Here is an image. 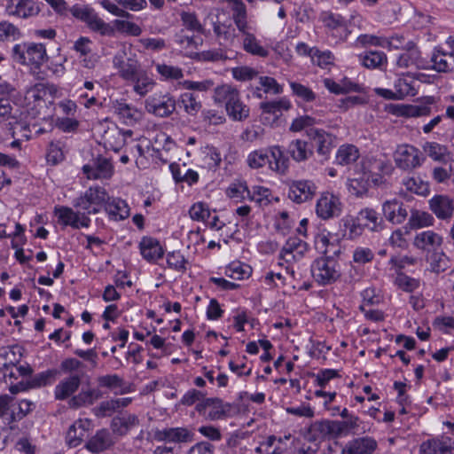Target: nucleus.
<instances>
[{
    "instance_id": "48",
    "label": "nucleus",
    "mask_w": 454,
    "mask_h": 454,
    "mask_svg": "<svg viewBox=\"0 0 454 454\" xmlns=\"http://www.w3.org/2000/svg\"><path fill=\"white\" fill-rule=\"evenodd\" d=\"M343 223V236L348 239H355L363 234L364 225L358 220V215L354 218L352 216H346L342 219Z\"/></svg>"
},
{
    "instance_id": "17",
    "label": "nucleus",
    "mask_w": 454,
    "mask_h": 454,
    "mask_svg": "<svg viewBox=\"0 0 454 454\" xmlns=\"http://www.w3.org/2000/svg\"><path fill=\"white\" fill-rule=\"evenodd\" d=\"M82 377V374L74 373L59 381L54 389L55 399L63 401L74 395L81 386Z\"/></svg>"
},
{
    "instance_id": "2",
    "label": "nucleus",
    "mask_w": 454,
    "mask_h": 454,
    "mask_svg": "<svg viewBox=\"0 0 454 454\" xmlns=\"http://www.w3.org/2000/svg\"><path fill=\"white\" fill-rule=\"evenodd\" d=\"M108 200L109 194L105 188L91 186L74 200L73 206L82 211L85 215H95L99 213L102 207H106Z\"/></svg>"
},
{
    "instance_id": "32",
    "label": "nucleus",
    "mask_w": 454,
    "mask_h": 454,
    "mask_svg": "<svg viewBox=\"0 0 454 454\" xmlns=\"http://www.w3.org/2000/svg\"><path fill=\"white\" fill-rule=\"evenodd\" d=\"M287 153L296 162L309 160L314 153L312 146L304 140H292L287 146Z\"/></svg>"
},
{
    "instance_id": "39",
    "label": "nucleus",
    "mask_w": 454,
    "mask_h": 454,
    "mask_svg": "<svg viewBox=\"0 0 454 454\" xmlns=\"http://www.w3.org/2000/svg\"><path fill=\"white\" fill-rule=\"evenodd\" d=\"M358 220L362 222L364 227L372 231H380L383 229L384 223L379 214L371 208H365L359 212Z\"/></svg>"
},
{
    "instance_id": "51",
    "label": "nucleus",
    "mask_w": 454,
    "mask_h": 454,
    "mask_svg": "<svg viewBox=\"0 0 454 454\" xmlns=\"http://www.w3.org/2000/svg\"><path fill=\"white\" fill-rule=\"evenodd\" d=\"M447 445L440 437H433L419 445V454H446Z\"/></svg>"
},
{
    "instance_id": "7",
    "label": "nucleus",
    "mask_w": 454,
    "mask_h": 454,
    "mask_svg": "<svg viewBox=\"0 0 454 454\" xmlns=\"http://www.w3.org/2000/svg\"><path fill=\"white\" fill-rule=\"evenodd\" d=\"M231 404L217 397L206 398L195 405V411L208 420H220L227 417Z\"/></svg>"
},
{
    "instance_id": "63",
    "label": "nucleus",
    "mask_w": 454,
    "mask_h": 454,
    "mask_svg": "<svg viewBox=\"0 0 454 454\" xmlns=\"http://www.w3.org/2000/svg\"><path fill=\"white\" fill-rule=\"evenodd\" d=\"M167 263L169 268L177 271L184 272L186 270L187 260L179 251L168 253Z\"/></svg>"
},
{
    "instance_id": "12",
    "label": "nucleus",
    "mask_w": 454,
    "mask_h": 454,
    "mask_svg": "<svg viewBox=\"0 0 454 454\" xmlns=\"http://www.w3.org/2000/svg\"><path fill=\"white\" fill-rule=\"evenodd\" d=\"M316 212L324 220L339 216L341 213V202L337 196L325 193L317 202Z\"/></svg>"
},
{
    "instance_id": "26",
    "label": "nucleus",
    "mask_w": 454,
    "mask_h": 454,
    "mask_svg": "<svg viewBox=\"0 0 454 454\" xmlns=\"http://www.w3.org/2000/svg\"><path fill=\"white\" fill-rule=\"evenodd\" d=\"M102 397L101 391L96 388H82L77 395H73L67 402L68 407L74 410L90 406Z\"/></svg>"
},
{
    "instance_id": "24",
    "label": "nucleus",
    "mask_w": 454,
    "mask_h": 454,
    "mask_svg": "<svg viewBox=\"0 0 454 454\" xmlns=\"http://www.w3.org/2000/svg\"><path fill=\"white\" fill-rule=\"evenodd\" d=\"M91 421L88 419H78L74 422L67 430V442L70 447H77L82 443L87 436L88 431L90 429Z\"/></svg>"
},
{
    "instance_id": "3",
    "label": "nucleus",
    "mask_w": 454,
    "mask_h": 454,
    "mask_svg": "<svg viewBox=\"0 0 454 454\" xmlns=\"http://www.w3.org/2000/svg\"><path fill=\"white\" fill-rule=\"evenodd\" d=\"M70 13L77 20L84 22L88 27L105 36H114L115 29L114 26L106 23L98 13L90 7L74 5L70 9Z\"/></svg>"
},
{
    "instance_id": "6",
    "label": "nucleus",
    "mask_w": 454,
    "mask_h": 454,
    "mask_svg": "<svg viewBox=\"0 0 454 454\" xmlns=\"http://www.w3.org/2000/svg\"><path fill=\"white\" fill-rule=\"evenodd\" d=\"M145 106L149 114L166 118L175 112L176 100L169 93H154L145 99Z\"/></svg>"
},
{
    "instance_id": "33",
    "label": "nucleus",
    "mask_w": 454,
    "mask_h": 454,
    "mask_svg": "<svg viewBox=\"0 0 454 454\" xmlns=\"http://www.w3.org/2000/svg\"><path fill=\"white\" fill-rule=\"evenodd\" d=\"M358 59L361 65L368 69L383 70L387 65V58L383 51H366L358 55Z\"/></svg>"
},
{
    "instance_id": "61",
    "label": "nucleus",
    "mask_w": 454,
    "mask_h": 454,
    "mask_svg": "<svg viewBox=\"0 0 454 454\" xmlns=\"http://www.w3.org/2000/svg\"><path fill=\"white\" fill-rule=\"evenodd\" d=\"M289 85L293 94L302 101L312 102L316 99V94L309 87L296 82H290Z\"/></svg>"
},
{
    "instance_id": "14",
    "label": "nucleus",
    "mask_w": 454,
    "mask_h": 454,
    "mask_svg": "<svg viewBox=\"0 0 454 454\" xmlns=\"http://www.w3.org/2000/svg\"><path fill=\"white\" fill-rule=\"evenodd\" d=\"M429 208L438 219L450 222L454 215V201L447 195H434L429 200Z\"/></svg>"
},
{
    "instance_id": "11",
    "label": "nucleus",
    "mask_w": 454,
    "mask_h": 454,
    "mask_svg": "<svg viewBox=\"0 0 454 454\" xmlns=\"http://www.w3.org/2000/svg\"><path fill=\"white\" fill-rule=\"evenodd\" d=\"M424 160L419 150L409 145L399 146L395 155L396 165L405 170L419 167Z\"/></svg>"
},
{
    "instance_id": "10",
    "label": "nucleus",
    "mask_w": 454,
    "mask_h": 454,
    "mask_svg": "<svg viewBox=\"0 0 454 454\" xmlns=\"http://www.w3.org/2000/svg\"><path fill=\"white\" fill-rule=\"evenodd\" d=\"M113 64L118 69L119 75L126 81L134 80L142 70L137 59L126 58L125 51H120L114 55Z\"/></svg>"
},
{
    "instance_id": "20",
    "label": "nucleus",
    "mask_w": 454,
    "mask_h": 454,
    "mask_svg": "<svg viewBox=\"0 0 454 454\" xmlns=\"http://www.w3.org/2000/svg\"><path fill=\"white\" fill-rule=\"evenodd\" d=\"M404 51L399 55L396 59V65L401 68L410 67H420L423 64L421 53L416 44L409 41L404 44Z\"/></svg>"
},
{
    "instance_id": "31",
    "label": "nucleus",
    "mask_w": 454,
    "mask_h": 454,
    "mask_svg": "<svg viewBox=\"0 0 454 454\" xmlns=\"http://www.w3.org/2000/svg\"><path fill=\"white\" fill-rule=\"evenodd\" d=\"M139 248L143 258L150 262H156L164 254L160 242L151 237H144L140 241Z\"/></svg>"
},
{
    "instance_id": "16",
    "label": "nucleus",
    "mask_w": 454,
    "mask_h": 454,
    "mask_svg": "<svg viewBox=\"0 0 454 454\" xmlns=\"http://www.w3.org/2000/svg\"><path fill=\"white\" fill-rule=\"evenodd\" d=\"M382 212L387 221L401 224L408 216V206L398 200H387L382 205Z\"/></svg>"
},
{
    "instance_id": "30",
    "label": "nucleus",
    "mask_w": 454,
    "mask_h": 454,
    "mask_svg": "<svg viewBox=\"0 0 454 454\" xmlns=\"http://www.w3.org/2000/svg\"><path fill=\"white\" fill-rule=\"evenodd\" d=\"M98 383L100 387L112 390L114 395H124L131 392L130 384L117 374L100 376L98 378Z\"/></svg>"
},
{
    "instance_id": "40",
    "label": "nucleus",
    "mask_w": 454,
    "mask_h": 454,
    "mask_svg": "<svg viewBox=\"0 0 454 454\" xmlns=\"http://www.w3.org/2000/svg\"><path fill=\"white\" fill-rule=\"evenodd\" d=\"M416 80L410 76H403L398 78L394 84L397 99H403L408 96H415L417 94Z\"/></svg>"
},
{
    "instance_id": "15",
    "label": "nucleus",
    "mask_w": 454,
    "mask_h": 454,
    "mask_svg": "<svg viewBox=\"0 0 454 454\" xmlns=\"http://www.w3.org/2000/svg\"><path fill=\"white\" fill-rule=\"evenodd\" d=\"M193 433L185 427H169L154 432V439L157 442H190L193 441Z\"/></svg>"
},
{
    "instance_id": "64",
    "label": "nucleus",
    "mask_w": 454,
    "mask_h": 454,
    "mask_svg": "<svg viewBox=\"0 0 454 454\" xmlns=\"http://www.w3.org/2000/svg\"><path fill=\"white\" fill-rule=\"evenodd\" d=\"M20 35V30L12 23L6 20L0 21V41L16 40Z\"/></svg>"
},
{
    "instance_id": "19",
    "label": "nucleus",
    "mask_w": 454,
    "mask_h": 454,
    "mask_svg": "<svg viewBox=\"0 0 454 454\" xmlns=\"http://www.w3.org/2000/svg\"><path fill=\"white\" fill-rule=\"evenodd\" d=\"M307 134L317 147V153L327 159L333 147V136L324 129H309Z\"/></svg>"
},
{
    "instance_id": "46",
    "label": "nucleus",
    "mask_w": 454,
    "mask_h": 454,
    "mask_svg": "<svg viewBox=\"0 0 454 454\" xmlns=\"http://www.w3.org/2000/svg\"><path fill=\"white\" fill-rule=\"evenodd\" d=\"M180 107H183L184 112L191 115L195 116L202 108V104L197 99L196 96L191 92L182 93L176 101Z\"/></svg>"
},
{
    "instance_id": "47",
    "label": "nucleus",
    "mask_w": 454,
    "mask_h": 454,
    "mask_svg": "<svg viewBox=\"0 0 454 454\" xmlns=\"http://www.w3.org/2000/svg\"><path fill=\"white\" fill-rule=\"evenodd\" d=\"M321 20L329 30L333 32L336 31L340 36L347 30L346 21L340 14L324 12L321 16Z\"/></svg>"
},
{
    "instance_id": "53",
    "label": "nucleus",
    "mask_w": 454,
    "mask_h": 454,
    "mask_svg": "<svg viewBox=\"0 0 454 454\" xmlns=\"http://www.w3.org/2000/svg\"><path fill=\"white\" fill-rule=\"evenodd\" d=\"M260 108L265 114H273L276 117H278L283 110H289L291 108V103L289 100L286 98H280L278 100L270 101V102H262L260 104Z\"/></svg>"
},
{
    "instance_id": "13",
    "label": "nucleus",
    "mask_w": 454,
    "mask_h": 454,
    "mask_svg": "<svg viewBox=\"0 0 454 454\" xmlns=\"http://www.w3.org/2000/svg\"><path fill=\"white\" fill-rule=\"evenodd\" d=\"M56 215L59 221L64 225H70L74 229L81 227H89L90 224V219L88 215L81 210L74 212L71 207H59L55 209Z\"/></svg>"
},
{
    "instance_id": "9",
    "label": "nucleus",
    "mask_w": 454,
    "mask_h": 454,
    "mask_svg": "<svg viewBox=\"0 0 454 454\" xmlns=\"http://www.w3.org/2000/svg\"><path fill=\"white\" fill-rule=\"evenodd\" d=\"M43 5L42 3L34 0H8L5 12L9 16L27 20L37 16Z\"/></svg>"
},
{
    "instance_id": "37",
    "label": "nucleus",
    "mask_w": 454,
    "mask_h": 454,
    "mask_svg": "<svg viewBox=\"0 0 454 454\" xmlns=\"http://www.w3.org/2000/svg\"><path fill=\"white\" fill-rule=\"evenodd\" d=\"M113 109L127 125H133L139 119L137 109L122 100L113 102Z\"/></svg>"
},
{
    "instance_id": "1",
    "label": "nucleus",
    "mask_w": 454,
    "mask_h": 454,
    "mask_svg": "<svg viewBox=\"0 0 454 454\" xmlns=\"http://www.w3.org/2000/svg\"><path fill=\"white\" fill-rule=\"evenodd\" d=\"M331 250L326 247L325 256L316 259L311 264V274L315 281L319 285L326 286L335 282L340 277V268L333 255L340 253V250H333V254H328Z\"/></svg>"
},
{
    "instance_id": "23",
    "label": "nucleus",
    "mask_w": 454,
    "mask_h": 454,
    "mask_svg": "<svg viewBox=\"0 0 454 454\" xmlns=\"http://www.w3.org/2000/svg\"><path fill=\"white\" fill-rule=\"evenodd\" d=\"M254 31V28L252 27L241 33L242 48L246 52L253 56L267 58L270 54V51L267 48L261 44Z\"/></svg>"
},
{
    "instance_id": "21",
    "label": "nucleus",
    "mask_w": 454,
    "mask_h": 454,
    "mask_svg": "<svg viewBox=\"0 0 454 454\" xmlns=\"http://www.w3.org/2000/svg\"><path fill=\"white\" fill-rule=\"evenodd\" d=\"M432 69L438 73H450L454 71V56L448 53L441 46L435 47L431 55Z\"/></svg>"
},
{
    "instance_id": "49",
    "label": "nucleus",
    "mask_w": 454,
    "mask_h": 454,
    "mask_svg": "<svg viewBox=\"0 0 454 454\" xmlns=\"http://www.w3.org/2000/svg\"><path fill=\"white\" fill-rule=\"evenodd\" d=\"M130 82H134V91L141 97L145 96L155 85L153 79L149 77L143 69L137 74V76Z\"/></svg>"
},
{
    "instance_id": "38",
    "label": "nucleus",
    "mask_w": 454,
    "mask_h": 454,
    "mask_svg": "<svg viewBox=\"0 0 454 454\" xmlns=\"http://www.w3.org/2000/svg\"><path fill=\"white\" fill-rule=\"evenodd\" d=\"M231 11L234 24L240 34L253 27L247 20V7L242 1H235Z\"/></svg>"
},
{
    "instance_id": "22",
    "label": "nucleus",
    "mask_w": 454,
    "mask_h": 454,
    "mask_svg": "<svg viewBox=\"0 0 454 454\" xmlns=\"http://www.w3.org/2000/svg\"><path fill=\"white\" fill-rule=\"evenodd\" d=\"M20 111L17 105H12L11 98H0V123H7L10 126H16L13 129H17L18 126L20 128L27 129V126H23L20 123L19 116Z\"/></svg>"
},
{
    "instance_id": "41",
    "label": "nucleus",
    "mask_w": 454,
    "mask_h": 454,
    "mask_svg": "<svg viewBox=\"0 0 454 454\" xmlns=\"http://www.w3.org/2000/svg\"><path fill=\"white\" fill-rule=\"evenodd\" d=\"M239 95V91L237 88L230 84H223L214 89L213 98L216 104H224L226 106L235 100Z\"/></svg>"
},
{
    "instance_id": "59",
    "label": "nucleus",
    "mask_w": 454,
    "mask_h": 454,
    "mask_svg": "<svg viewBox=\"0 0 454 454\" xmlns=\"http://www.w3.org/2000/svg\"><path fill=\"white\" fill-rule=\"evenodd\" d=\"M56 374V370H48L37 373L30 379L28 386L31 388H35L51 385L54 381Z\"/></svg>"
},
{
    "instance_id": "57",
    "label": "nucleus",
    "mask_w": 454,
    "mask_h": 454,
    "mask_svg": "<svg viewBox=\"0 0 454 454\" xmlns=\"http://www.w3.org/2000/svg\"><path fill=\"white\" fill-rule=\"evenodd\" d=\"M312 431L317 434V437L325 438L326 436L338 437L335 420H323L316 422L312 427Z\"/></svg>"
},
{
    "instance_id": "35",
    "label": "nucleus",
    "mask_w": 454,
    "mask_h": 454,
    "mask_svg": "<svg viewBox=\"0 0 454 454\" xmlns=\"http://www.w3.org/2000/svg\"><path fill=\"white\" fill-rule=\"evenodd\" d=\"M442 242V237L433 231H424L417 233L413 244L422 250L431 251L436 249Z\"/></svg>"
},
{
    "instance_id": "8",
    "label": "nucleus",
    "mask_w": 454,
    "mask_h": 454,
    "mask_svg": "<svg viewBox=\"0 0 454 454\" xmlns=\"http://www.w3.org/2000/svg\"><path fill=\"white\" fill-rule=\"evenodd\" d=\"M288 198L294 203L301 204L311 200L317 192V185L311 180H291L287 182Z\"/></svg>"
},
{
    "instance_id": "58",
    "label": "nucleus",
    "mask_w": 454,
    "mask_h": 454,
    "mask_svg": "<svg viewBox=\"0 0 454 454\" xmlns=\"http://www.w3.org/2000/svg\"><path fill=\"white\" fill-rule=\"evenodd\" d=\"M434 217L427 212L415 211L412 212L408 224L411 229H418L434 224Z\"/></svg>"
},
{
    "instance_id": "45",
    "label": "nucleus",
    "mask_w": 454,
    "mask_h": 454,
    "mask_svg": "<svg viewBox=\"0 0 454 454\" xmlns=\"http://www.w3.org/2000/svg\"><path fill=\"white\" fill-rule=\"evenodd\" d=\"M372 185V182L360 169V172H357V176L349 179L348 189L352 194L362 196L365 194Z\"/></svg>"
},
{
    "instance_id": "36",
    "label": "nucleus",
    "mask_w": 454,
    "mask_h": 454,
    "mask_svg": "<svg viewBox=\"0 0 454 454\" xmlns=\"http://www.w3.org/2000/svg\"><path fill=\"white\" fill-rule=\"evenodd\" d=\"M105 211L107 213L110 219L114 221L124 220L129 215V207L126 201L110 196L106 205Z\"/></svg>"
},
{
    "instance_id": "34",
    "label": "nucleus",
    "mask_w": 454,
    "mask_h": 454,
    "mask_svg": "<svg viewBox=\"0 0 454 454\" xmlns=\"http://www.w3.org/2000/svg\"><path fill=\"white\" fill-rule=\"evenodd\" d=\"M139 425L138 417L135 414L125 413L112 419L111 428L118 435H125L128 432Z\"/></svg>"
},
{
    "instance_id": "43",
    "label": "nucleus",
    "mask_w": 454,
    "mask_h": 454,
    "mask_svg": "<svg viewBox=\"0 0 454 454\" xmlns=\"http://www.w3.org/2000/svg\"><path fill=\"white\" fill-rule=\"evenodd\" d=\"M226 194L231 199H236L237 201H242L245 200L259 201L260 199L255 197V194H252L245 182H238L230 185L226 191Z\"/></svg>"
},
{
    "instance_id": "44",
    "label": "nucleus",
    "mask_w": 454,
    "mask_h": 454,
    "mask_svg": "<svg viewBox=\"0 0 454 454\" xmlns=\"http://www.w3.org/2000/svg\"><path fill=\"white\" fill-rule=\"evenodd\" d=\"M359 156L357 147L353 145H343L337 151L336 162L341 166L349 165L356 161Z\"/></svg>"
},
{
    "instance_id": "5",
    "label": "nucleus",
    "mask_w": 454,
    "mask_h": 454,
    "mask_svg": "<svg viewBox=\"0 0 454 454\" xmlns=\"http://www.w3.org/2000/svg\"><path fill=\"white\" fill-rule=\"evenodd\" d=\"M360 169L372 182L373 186H379L384 183L383 176L390 175L394 168L389 160L369 157L362 160Z\"/></svg>"
},
{
    "instance_id": "55",
    "label": "nucleus",
    "mask_w": 454,
    "mask_h": 454,
    "mask_svg": "<svg viewBox=\"0 0 454 454\" xmlns=\"http://www.w3.org/2000/svg\"><path fill=\"white\" fill-rule=\"evenodd\" d=\"M312 63L321 68H327L334 64L335 58L330 51H320L317 47L312 50Z\"/></svg>"
},
{
    "instance_id": "28",
    "label": "nucleus",
    "mask_w": 454,
    "mask_h": 454,
    "mask_svg": "<svg viewBox=\"0 0 454 454\" xmlns=\"http://www.w3.org/2000/svg\"><path fill=\"white\" fill-rule=\"evenodd\" d=\"M114 443L111 433L107 429H100L86 442V449L92 453H100Z\"/></svg>"
},
{
    "instance_id": "56",
    "label": "nucleus",
    "mask_w": 454,
    "mask_h": 454,
    "mask_svg": "<svg viewBox=\"0 0 454 454\" xmlns=\"http://www.w3.org/2000/svg\"><path fill=\"white\" fill-rule=\"evenodd\" d=\"M403 184L405 188L419 195H427L429 192L428 183L424 182L419 176H411L403 180Z\"/></svg>"
},
{
    "instance_id": "54",
    "label": "nucleus",
    "mask_w": 454,
    "mask_h": 454,
    "mask_svg": "<svg viewBox=\"0 0 454 454\" xmlns=\"http://www.w3.org/2000/svg\"><path fill=\"white\" fill-rule=\"evenodd\" d=\"M424 152L434 160L443 162L449 155L448 148L445 145L435 142H427L423 145Z\"/></svg>"
},
{
    "instance_id": "62",
    "label": "nucleus",
    "mask_w": 454,
    "mask_h": 454,
    "mask_svg": "<svg viewBox=\"0 0 454 454\" xmlns=\"http://www.w3.org/2000/svg\"><path fill=\"white\" fill-rule=\"evenodd\" d=\"M225 275L231 278L243 279L250 275V269L239 262H232L226 268Z\"/></svg>"
},
{
    "instance_id": "4",
    "label": "nucleus",
    "mask_w": 454,
    "mask_h": 454,
    "mask_svg": "<svg viewBox=\"0 0 454 454\" xmlns=\"http://www.w3.org/2000/svg\"><path fill=\"white\" fill-rule=\"evenodd\" d=\"M12 58L20 64L33 65L37 68L48 59L44 44L35 43L14 45Z\"/></svg>"
},
{
    "instance_id": "52",
    "label": "nucleus",
    "mask_w": 454,
    "mask_h": 454,
    "mask_svg": "<svg viewBox=\"0 0 454 454\" xmlns=\"http://www.w3.org/2000/svg\"><path fill=\"white\" fill-rule=\"evenodd\" d=\"M270 161L269 148L259 149L251 152L247 158V163L249 168L258 169L264 167Z\"/></svg>"
},
{
    "instance_id": "60",
    "label": "nucleus",
    "mask_w": 454,
    "mask_h": 454,
    "mask_svg": "<svg viewBox=\"0 0 454 454\" xmlns=\"http://www.w3.org/2000/svg\"><path fill=\"white\" fill-rule=\"evenodd\" d=\"M35 408V403L29 400L24 399V400L20 401L18 403L17 410L16 409L12 410V412L10 415L11 422L21 420L27 414L32 412Z\"/></svg>"
},
{
    "instance_id": "42",
    "label": "nucleus",
    "mask_w": 454,
    "mask_h": 454,
    "mask_svg": "<svg viewBox=\"0 0 454 454\" xmlns=\"http://www.w3.org/2000/svg\"><path fill=\"white\" fill-rule=\"evenodd\" d=\"M228 116L235 121H242L249 117L250 109L243 103L240 95L236 98L229 106H226Z\"/></svg>"
},
{
    "instance_id": "50",
    "label": "nucleus",
    "mask_w": 454,
    "mask_h": 454,
    "mask_svg": "<svg viewBox=\"0 0 454 454\" xmlns=\"http://www.w3.org/2000/svg\"><path fill=\"white\" fill-rule=\"evenodd\" d=\"M361 420L357 416L348 417L344 420H335L337 435H348L349 434H357L359 432Z\"/></svg>"
},
{
    "instance_id": "25",
    "label": "nucleus",
    "mask_w": 454,
    "mask_h": 454,
    "mask_svg": "<svg viewBox=\"0 0 454 454\" xmlns=\"http://www.w3.org/2000/svg\"><path fill=\"white\" fill-rule=\"evenodd\" d=\"M376 440L365 436L348 442L342 449V454H372L377 448Z\"/></svg>"
},
{
    "instance_id": "29",
    "label": "nucleus",
    "mask_w": 454,
    "mask_h": 454,
    "mask_svg": "<svg viewBox=\"0 0 454 454\" xmlns=\"http://www.w3.org/2000/svg\"><path fill=\"white\" fill-rule=\"evenodd\" d=\"M270 161L269 167L272 171L279 175H286L289 168V158L285 155L284 150L279 145H273L269 148Z\"/></svg>"
},
{
    "instance_id": "18",
    "label": "nucleus",
    "mask_w": 454,
    "mask_h": 454,
    "mask_svg": "<svg viewBox=\"0 0 454 454\" xmlns=\"http://www.w3.org/2000/svg\"><path fill=\"white\" fill-rule=\"evenodd\" d=\"M307 249L306 242L297 237H290L282 247L279 257L286 262H290L293 260L301 258Z\"/></svg>"
},
{
    "instance_id": "27",
    "label": "nucleus",
    "mask_w": 454,
    "mask_h": 454,
    "mask_svg": "<svg viewBox=\"0 0 454 454\" xmlns=\"http://www.w3.org/2000/svg\"><path fill=\"white\" fill-rule=\"evenodd\" d=\"M83 173L89 179L108 178L112 176V164L106 158H98L93 165H84Z\"/></svg>"
}]
</instances>
